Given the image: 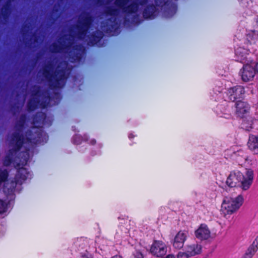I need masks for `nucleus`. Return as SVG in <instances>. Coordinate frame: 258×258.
Segmentation results:
<instances>
[{
    "mask_svg": "<svg viewBox=\"0 0 258 258\" xmlns=\"http://www.w3.org/2000/svg\"><path fill=\"white\" fill-rule=\"evenodd\" d=\"M48 139V136L44 132L42 127L34 126L28 130L26 132V138L20 132H14L12 135V143L14 144V147L9 150L8 154L5 156L3 161L4 165L9 166L13 163V156L20 151L25 140L32 147H35L43 145L47 142Z\"/></svg>",
    "mask_w": 258,
    "mask_h": 258,
    "instance_id": "f257e3e1",
    "label": "nucleus"
},
{
    "mask_svg": "<svg viewBox=\"0 0 258 258\" xmlns=\"http://www.w3.org/2000/svg\"><path fill=\"white\" fill-rule=\"evenodd\" d=\"M94 17L89 12H84L83 15L80 16L75 28L77 30L76 35L80 40H83L85 37L88 39V44L90 46H95L102 38L103 32L96 30L87 35L93 26Z\"/></svg>",
    "mask_w": 258,
    "mask_h": 258,
    "instance_id": "f03ea898",
    "label": "nucleus"
},
{
    "mask_svg": "<svg viewBox=\"0 0 258 258\" xmlns=\"http://www.w3.org/2000/svg\"><path fill=\"white\" fill-rule=\"evenodd\" d=\"M64 66L60 68L59 65H58L55 71L52 73L50 72V69L53 67L52 62H49L43 67L42 74L50 88H59L64 85L69 77L70 70L68 68L67 62H64Z\"/></svg>",
    "mask_w": 258,
    "mask_h": 258,
    "instance_id": "7ed1b4c3",
    "label": "nucleus"
},
{
    "mask_svg": "<svg viewBox=\"0 0 258 258\" xmlns=\"http://www.w3.org/2000/svg\"><path fill=\"white\" fill-rule=\"evenodd\" d=\"M50 50L54 53L64 51L68 54L69 60L72 62H75L81 60L85 49L80 44L73 45V42H69L66 44L59 42V44L53 42L51 45Z\"/></svg>",
    "mask_w": 258,
    "mask_h": 258,
    "instance_id": "20e7f679",
    "label": "nucleus"
},
{
    "mask_svg": "<svg viewBox=\"0 0 258 258\" xmlns=\"http://www.w3.org/2000/svg\"><path fill=\"white\" fill-rule=\"evenodd\" d=\"M51 96L46 90H42L40 86L34 85L31 91L27 108L29 111H33L38 108H46L49 105Z\"/></svg>",
    "mask_w": 258,
    "mask_h": 258,
    "instance_id": "39448f33",
    "label": "nucleus"
},
{
    "mask_svg": "<svg viewBox=\"0 0 258 258\" xmlns=\"http://www.w3.org/2000/svg\"><path fill=\"white\" fill-rule=\"evenodd\" d=\"M130 0H115L114 5L118 8L120 9L122 12L127 16L134 15L132 17L133 23L135 25H139L142 22L138 14H137L139 11V6H144L148 3V0H139V2H133L128 5Z\"/></svg>",
    "mask_w": 258,
    "mask_h": 258,
    "instance_id": "423d86ee",
    "label": "nucleus"
},
{
    "mask_svg": "<svg viewBox=\"0 0 258 258\" xmlns=\"http://www.w3.org/2000/svg\"><path fill=\"white\" fill-rule=\"evenodd\" d=\"M104 13L106 16L111 17L101 23V29L107 35L114 36L117 34L118 30L116 17L119 14V10L113 7H108L105 9Z\"/></svg>",
    "mask_w": 258,
    "mask_h": 258,
    "instance_id": "0eeeda50",
    "label": "nucleus"
},
{
    "mask_svg": "<svg viewBox=\"0 0 258 258\" xmlns=\"http://www.w3.org/2000/svg\"><path fill=\"white\" fill-rule=\"evenodd\" d=\"M29 150L28 149L20 153L19 157L20 162L17 163L15 166L17 168V172L14 178L16 184H22L30 175V172L26 168L20 167L21 165L24 166L27 165L29 160Z\"/></svg>",
    "mask_w": 258,
    "mask_h": 258,
    "instance_id": "6e6552de",
    "label": "nucleus"
},
{
    "mask_svg": "<svg viewBox=\"0 0 258 258\" xmlns=\"http://www.w3.org/2000/svg\"><path fill=\"white\" fill-rule=\"evenodd\" d=\"M244 198L242 195H239L235 198L226 197L222 204V207L227 214H232L237 211L242 205Z\"/></svg>",
    "mask_w": 258,
    "mask_h": 258,
    "instance_id": "1a4fd4ad",
    "label": "nucleus"
},
{
    "mask_svg": "<svg viewBox=\"0 0 258 258\" xmlns=\"http://www.w3.org/2000/svg\"><path fill=\"white\" fill-rule=\"evenodd\" d=\"M225 93L229 101L235 102L237 100L243 98L245 91L243 86L236 85L228 88Z\"/></svg>",
    "mask_w": 258,
    "mask_h": 258,
    "instance_id": "9d476101",
    "label": "nucleus"
},
{
    "mask_svg": "<svg viewBox=\"0 0 258 258\" xmlns=\"http://www.w3.org/2000/svg\"><path fill=\"white\" fill-rule=\"evenodd\" d=\"M202 246L198 243L187 245L184 252L180 251L177 254V258H189L201 253Z\"/></svg>",
    "mask_w": 258,
    "mask_h": 258,
    "instance_id": "9b49d317",
    "label": "nucleus"
},
{
    "mask_svg": "<svg viewBox=\"0 0 258 258\" xmlns=\"http://www.w3.org/2000/svg\"><path fill=\"white\" fill-rule=\"evenodd\" d=\"M235 113L237 117L243 119L248 116L250 110V105L246 101L239 100L235 102Z\"/></svg>",
    "mask_w": 258,
    "mask_h": 258,
    "instance_id": "f8f14e48",
    "label": "nucleus"
},
{
    "mask_svg": "<svg viewBox=\"0 0 258 258\" xmlns=\"http://www.w3.org/2000/svg\"><path fill=\"white\" fill-rule=\"evenodd\" d=\"M150 252L154 256L162 257L167 251L166 244L161 240H154L150 247Z\"/></svg>",
    "mask_w": 258,
    "mask_h": 258,
    "instance_id": "ddd939ff",
    "label": "nucleus"
},
{
    "mask_svg": "<svg viewBox=\"0 0 258 258\" xmlns=\"http://www.w3.org/2000/svg\"><path fill=\"white\" fill-rule=\"evenodd\" d=\"M243 179V174L238 170L231 171L228 175L226 183L230 187H234L240 184Z\"/></svg>",
    "mask_w": 258,
    "mask_h": 258,
    "instance_id": "4468645a",
    "label": "nucleus"
},
{
    "mask_svg": "<svg viewBox=\"0 0 258 258\" xmlns=\"http://www.w3.org/2000/svg\"><path fill=\"white\" fill-rule=\"evenodd\" d=\"M197 238L200 240H206L208 239L211 236V231L208 225L205 223L200 224V226L195 232Z\"/></svg>",
    "mask_w": 258,
    "mask_h": 258,
    "instance_id": "2eb2a0df",
    "label": "nucleus"
},
{
    "mask_svg": "<svg viewBox=\"0 0 258 258\" xmlns=\"http://www.w3.org/2000/svg\"><path fill=\"white\" fill-rule=\"evenodd\" d=\"M241 73V79L245 82L251 81L255 74L253 67L249 64L243 65Z\"/></svg>",
    "mask_w": 258,
    "mask_h": 258,
    "instance_id": "dca6fc26",
    "label": "nucleus"
},
{
    "mask_svg": "<svg viewBox=\"0 0 258 258\" xmlns=\"http://www.w3.org/2000/svg\"><path fill=\"white\" fill-rule=\"evenodd\" d=\"M186 238V233L183 231H179L174 237L172 242L173 247L177 249H181L184 246Z\"/></svg>",
    "mask_w": 258,
    "mask_h": 258,
    "instance_id": "f3484780",
    "label": "nucleus"
},
{
    "mask_svg": "<svg viewBox=\"0 0 258 258\" xmlns=\"http://www.w3.org/2000/svg\"><path fill=\"white\" fill-rule=\"evenodd\" d=\"M245 177L243 175V179L240 182V187L244 190H246L249 188L252 184L253 180V172L251 169H248L246 172Z\"/></svg>",
    "mask_w": 258,
    "mask_h": 258,
    "instance_id": "a211bd4d",
    "label": "nucleus"
},
{
    "mask_svg": "<svg viewBox=\"0 0 258 258\" xmlns=\"http://www.w3.org/2000/svg\"><path fill=\"white\" fill-rule=\"evenodd\" d=\"M248 148L254 154H258V136L250 135L247 143Z\"/></svg>",
    "mask_w": 258,
    "mask_h": 258,
    "instance_id": "6ab92c4d",
    "label": "nucleus"
},
{
    "mask_svg": "<svg viewBox=\"0 0 258 258\" xmlns=\"http://www.w3.org/2000/svg\"><path fill=\"white\" fill-rule=\"evenodd\" d=\"M258 250V237L256 238L248 247L242 258H252Z\"/></svg>",
    "mask_w": 258,
    "mask_h": 258,
    "instance_id": "aec40b11",
    "label": "nucleus"
},
{
    "mask_svg": "<svg viewBox=\"0 0 258 258\" xmlns=\"http://www.w3.org/2000/svg\"><path fill=\"white\" fill-rule=\"evenodd\" d=\"M46 115L43 112H37L32 116V123L34 125H39L45 123Z\"/></svg>",
    "mask_w": 258,
    "mask_h": 258,
    "instance_id": "412c9836",
    "label": "nucleus"
},
{
    "mask_svg": "<svg viewBox=\"0 0 258 258\" xmlns=\"http://www.w3.org/2000/svg\"><path fill=\"white\" fill-rule=\"evenodd\" d=\"M246 37L250 44H255L258 40V31L255 30H247Z\"/></svg>",
    "mask_w": 258,
    "mask_h": 258,
    "instance_id": "4be33fe9",
    "label": "nucleus"
},
{
    "mask_svg": "<svg viewBox=\"0 0 258 258\" xmlns=\"http://www.w3.org/2000/svg\"><path fill=\"white\" fill-rule=\"evenodd\" d=\"M10 0L7 2L1 9V15L5 20L8 19L11 13Z\"/></svg>",
    "mask_w": 258,
    "mask_h": 258,
    "instance_id": "5701e85b",
    "label": "nucleus"
},
{
    "mask_svg": "<svg viewBox=\"0 0 258 258\" xmlns=\"http://www.w3.org/2000/svg\"><path fill=\"white\" fill-rule=\"evenodd\" d=\"M27 120V115L25 114H22L20 115L19 120L16 124V127L18 131H21L24 127Z\"/></svg>",
    "mask_w": 258,
    "mask_h": 258,
    "instance_id": "b1692460",
    "label": "nucleus"
},
{
    "mask_svg": "<svg viewBox=\"0 0 258 258\" xmlns=\"http://www.w3.org/2000/svg\"><path fill=\"white\" fill-rule=\"evenodd\" d=\"M244 127H245L246 131H249L253 128V118L252 117H249L247 121L244 120L242 123Z\"/></svg>",
    "mask_w": 258,
    "mask_h": 258,
    "instance_id": "393cba45",
    "label": "nucleus"
},
{
    "mask_svg": "<svg viewBox=\"0 0 258 258\" xmlns=\"http://www.w3.org/2000/svg\"><path fill=\"white\" fill-rule=\"evenodd\" d=\"M82 141V137L79 135H75L73 138V143L76 145L81 144Z\"/></svg>",
    "mask_w": 258,
    "mask_h": 258,
    "instance_id": "a878e982",
    "label": "nucleus"
},
{
    "mask_svg": "<svg viewBox=\"0 0 258 258\" xmlns=\"http://www.w3.org/2000/svg\"><path fill=\"white\" fill-rule=\"evenodd\" d=\"M7 210V204L2 200L0 199V214L6 212Z\"/></svg>",
    "mask_w": 258,
    "mask_h": 258,
    "instance_id": "bb28decb",
    "label": "nucleus"
},
{
    "mask_svg": "<svg viewBox=\"0 0 258 258\" xmlns=\"http://www.w3.org/2000/svg\"><path fill=\"white\" fill-rule=\"evenodd\" d=\"M11 110L14 115H16L19 112L20 107L19 106L14 104L11 106Z\"/></svg>",
    "mask_w": 258,
    "mask_h": 258,
    "instance_id": "cd10ccee",
    "label": "nucleus"
},
{
    "mask_svg": "<svg viewBox=\"0 0 258 258\" xmlns=\"http://www.w3.org/2000/svg\"><path fill=\"white\" fill-rule=\"evenodd\" d=\"M162 258H175V256L173 254H169L165 256V257Z\"/></svg>",
    "mask_w": 258,
    "mask_h": 258,
    "instance_id": "c85d7f7f",
    "label": "nucleus"
},
{
    "mask_svg": "<svg viewBox=\"0 0 258 258\" xmlns=\"http://www.w3.org/2000/svg\"><path fill=\"white\" fill-rule=\"evenodd\" d=\"M254 69V71H255V74L256 73H258V62H256L255 65H254V67H253Z\"/></svg>",
    "mask_w": 258,
    "mask_h": 258,
    "instance_id": "c756f323",
    "label": "nucleus"
},
{
    "mask_svg": "<svg viewBox=\"0 0 258 258\" xmlns=\"http://www.w3.org/2000/svg\"><path fill=\"white\" fill-rule=\"evenodd\" d=\"M59 16H60V14L59 13L55 17H54V18L52 17V19L53 21H56L57 20V19L59 17Z\"/></svg>",
    "mask_w": 258,
    "mask_h": 258,
    "instance_id": "7c9ffc66",
    "label": "nucleus"
},
{
    "mask_svg": "<svg viewBox=\"0 0 258 258\" xmlns=\"http://www.w3.org/2000/svg\"><path fill=\"white\" fill-rule=\"evenodd\" d=\"M52 11L53 13H58L59 12V9L57 8L54 7L53 8Z\"/></svg>",
    "mask_w": 258,
    "mask_h": 258,
    "instance_id": "2f4dec72",
    "label": "nucleus"
},
{
    "mask_svg": "<svg viewBox=\"0 0 258 258\" xmlns=\"http://www.w3.org/2000/svg\"><path fill=\"white\" fill-rule=\"evenodd\" d=\"M111 258H123L121 255H115L112 256Z\"/></svg>",
    "mask_w": 258,
    "mask_h": 258,
    "instance_id": "473e14b6",
    "label": "nucleus"
},
{
    "mask_svg": "<svg viewBox=\"0 0 258 258\" xmlns=\"http://www.w3.org/2000/svg\"><path fill=\"white\" fill-rule=\"evenodd\" d=\"M91 143L93 145H94L96 143V141L95 140H93L91 141Z\"/></svg>",
    "mask_w": 258,
    "mask_h": 258,
    "instance_id": "72a5a7b5",
    "label": "nucleus"
},
{
    "mask_svg": "<svg viewBox=\"0 0 258 258\" xmlns=\"http://www.w3.org/2000/svg\"><path fill=\"white\" fill-rule=\"evenodd\" d=\"M83 258H92L91 256H83Z\"/></svg>",
    "mask_w": 258,
    "mask_h": 258,
    "instance_id": "f704fd0d",
    "label": "nucleus"
},
{
    "mask_svg": "<svg viewBox=\"0 0 258 258\" xmlns=\"http://www.w3.org/2000/svg\"><path fill=\"white\" fill-rule=\"evenodd\" d=\"M203 258H209V254H206Z\"/></svg>",
    "mask_w": 258,
    "mask_h": 258,
    "instance_id": "c9c22d12",
    "label": "nucleus"
},
{
    "mask_svg": "<svg viewBox=\"0 0 258 258\" xmlns=\"http://www.w3.org/2000/svg\"><path fill=\"white\" fill-rule=\"evenodd\" d=\"M126 21H127V22H130L129 19H125V20H124V22H126Z\"/></svg>",
    "mask_w": 258,
    "mask_h": 258,
    "instance_id": "e433bc0d",
    "label": "nucleus"
},
{
    "mask_svg": "<svg viewBox=\"0 0 258 258\" xmlns=\"http://www.w3.org/2000/svg\"><path fill=\"white\" fill-rule=\"evenodd\" d=\"M73 131L76 132V129H73Z\"/></svg>",
    "mask_w": 258,
    "mask_h": 258,
    "instance_id": "4c0bfd02",
    "label": "nucleus"
}]
</instances>
